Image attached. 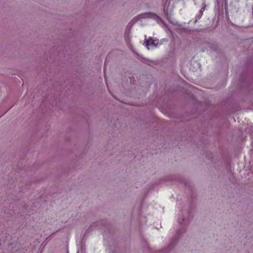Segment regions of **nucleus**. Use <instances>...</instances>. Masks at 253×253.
Masks as SVG:
<instances>
[{
  "instance_id": "obj_1",
  "label": "nucleus",
  "mask_w": 253,
  "mask_h": 253,
  "mask_svg": "<svg viewBox=\"0 0 253 253\" xmlns=\"http://www.w3.org/2000/svg\"><path fill=\"white\" fill-rule=\"evenodd\" d=\"M145 43L147 46L152 45H155V41L152 38H149L148 40H146L145 41Z\"/></svg>"
},
{
  "instance_id": "obj_3",
  "label": "nucleus",
  "mask_w": 253,
  "mask_h": 253,
  "mask_svg": "<svg viewBox=\"0 0 253 253\" xmlns=\"http://www.w3.org/2000/svg\"><path fill=\"white\" fill-rule=\"evenodd\" d=\"M164 11L167 13V10L165 8H164Z\"/></svg>"
},
{
  "instance_id": "obj_2",
  "label": "nucleus",
  "mask_w": 253,
  "mask_h": 253,
  "mask_svg": "<svg viewBox=\"0 0 253 253\" xmlns=\"http://www.w3.org/2000/svg\"><path fill=\"white\" fill-rule=\"evenodd\" d=\"M105 82H106V85H107V87L109 88L108 84V83H107V80H106V76H105Z\"/></svg>"
}]
</instances>
